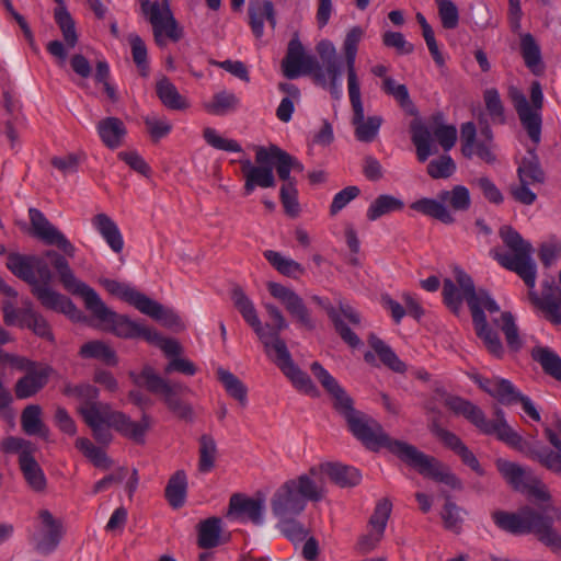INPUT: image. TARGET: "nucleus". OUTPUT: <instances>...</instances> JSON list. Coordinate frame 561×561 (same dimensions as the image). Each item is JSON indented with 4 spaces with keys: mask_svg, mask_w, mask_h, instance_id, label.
<instances>
[{
    "mask_svg": "<svg viewBox=\"0 0 561 561\" xmlns=\"http://www.w3.org/2000/svg\"><path fill=\"white\" fill-rule=\"evenodd\" d=\"M340 413L345 419L352 434L367 448L371 450L387 448L410 467L416 469L420 474L453 489L461 488L460 480L443 462L420 451L413 445L392 439L376 420L355 410L353 404Z\"/></svg>",
    "mask_w": 561,
    "mask_h": 561,
    "instance_id": "f257e3e1",
    "label": "nucleus"
},
{
    "mask_svg": "<svg viewBox=\"0 0 561 561\" xmlns=\"http://www.w3.org/2000/svg\"><path fill=\"white\" fill-rule=\"evenodd\" d=\"M500 236L511 253H495L496 261L506 270L516 273L528 287V298L543 318L554 325L561 324V299L552 291L549 282L543 283L541 295L535 290L537 265L533 260V245L511 226L500 229Z\"/></svg>",
    "mask_w": 561,
    "mask_h": 561,
    "instance_id": "f03ea898",
    "label": "nucleus"
},
{
    "mask_svg": "<svg viewBox=\"0 0 561 561\" xmlns=\"http://www.w3.org/2000/svg\"><path fill=\"white\" fill-rule=\"evenodd\" d=\"M316 50L320 60L313 55L307 54L298 35H294L282 60L283 75L290 80L302 75L310 76L317 85L328 90L333 99L340 100L342 98L340 78L343 61L334 45L328 39L320 41Z\"/></svg>",
    "mask_w": 561,
    "mask_h": 561,
    "instance_id": "7ed1b4c3",
    "label": "nucleus"
},
{
    "mask_svg": "<svg viewBox=\"0 0 561 561\" xmlns=\"http://www.w3.org/2000/svg\"><path fill=\"white\" fill-rule=\"evenodd\" d=\"M455 278L460 289L451 279L446 278L442 291L444 302L457 314L461 310L462 300L465 299L471 311L477 335L483 341L492 355L501 358L504 354L503 344L499 334L489 327L484 314V310L490 313L499 312L500 306L488 290L483 288L476 289L473 279L463 270L455 268Z\"/></svg>",
    "mask_w": 561,
    "mask_h": 561,
    "instance_id": "20e7f679",
    "label": "nucleus"
},
{
    "mask_svg": "<svg viewBox=\"0 0 561 561\" xmlns=\"http://www.w3.org/2000/svg\"><path fill=\"white\" fill-rule=\"evenodd\" d=\"M28 218L34 237L47 245L57 247L64 252L62 255L55 250H47L43 257L50 260V263L56 270L64 288L70 294L81 297L90 286L76 277L66 259V256H75L76 247L46 218L39 209L31 207L28 209Z\"/></svg>",
    "mask_w": 561,
    "mask_h": 561,
    "instance_id": "39448f33",
    "label": "nucleus"
},
{
    "mask_svg": "<svg viewBox=\"0 0 561 561\" xmlns=\"http://www.w3.org/2000/svg\"><path fill=\"white\" fill-rule=\"evenodd\" d=\"M83 421L91 428L94 439L104 445H108L113 440L110 427L137 444L144 443L146 432L150 427L148 414H142L141 420L135 422L127 414L112 410L110 405L101 410L99 408H90Z\"/></svg>",
    "mask_w": 561,
    "mask_h": 561,
    "instance_id": "423d86ee",
    "label": "nucleus"
},
{
    "mask_svg": "<svg viewBox=\"0 0 561 561\" xmlns=\"http://www.w3.org/2000/svg\"><path fill=\"white\" fill-rule=\"evenodd\" d=\"M494 524L513 535L534 534L539 541L553 551L561 549V536L553 528V519L530 506H523L517 513L496 511L492 514Z\"/></svg>",
    "mask_w": 561,
    "mask_h": 561,
    "instance_id": "0eeeda50",
    "label": "nucleus"
},
{
    "mask_svg": "<svg viewBox=\"0 0 561 561\" xmlns=\"http://www.w3.org/2000/svg\"><path fill=\"white\" fill-rule=\"evenodd\" d=\"M323 492L317 470L311 469L309 474L288 480L275 491L271 500L272 512L276 517L299 515L307 501H320Z\"/></svg>",
    "mask_w": 561,
    "mask_h": 561,
    "instance_id": "6e6552de",
    "label": "nucleus"
},
{
    "mask_svg": "<svg viewBox=\"0 0 561 561\" xmlns=\"http://www.w3.org/2000/svg\"><path fill=\"white\" fill-rule=\"evenodd\" d=\"M446 405L456 414L462 415L485 435H495L499 440L518 450L525 448V439L507 423L502 409L494 410L495 419L490 421L474 403L460 397H449Z\"/></svg>",
    "mask_w": 561,
    "mask_h": 561,
    "instance_id": "1a4fd4ad",
    "label": "nucleus"
},
{
    "mask_svg": "<svg viewBox=\"0 0 561 561\" xmlns=\"http://www.w3.org/2000/svg\"><path fill=\"white\" fill-rule=\"evenodd\" d=\"M7 268L31 286V293L44 308L65 313L71 318L79 313L78 308L68 297L38 283L35 273H33L32 255L10 253L7 259Z\"/></svg>",
    "mask_w": 561,
    "mask_h": 561,
    "instance_id": "9d476101",
    "label": "nucleus"
},
{
    "mask_svg": "<svg viewBox=\"0 0 561 561\" xmlns=\"http://www.w3.org/2000/svg\"><path fill=\"white\" fill-rule=\"evenodd\" d=\"M81 298L84 301L85 308L100 321L103 330L121 339L142 337L146 340L150 328L110 309L92 287H90Z\"/></svg>",
    "mask_w": 561,
    "mask_h": 561,
    "instance_id": "9b49d317",
    "label": "nucleus"
},
{
    "mask_svg": "<svg viewBox=\"0 0 561 561\" xmlns=\"http://www.w3.org/2000/svg\"><path fill=\"white\" fill-rule=\"evenodd\" d=\"M134 381L144 386L149 392L161 396L167 408L178 417L186 421L193 420V409L181 399V394L190 391L182 382H170L159 376L151 366H145Z\"/></svg>",
    "mask_w": 561,
    "mask_h": 561,
    "instance_id": "f8f14e48",
    "label": "nucleus"
},
{
    "mask_svg": "<svg viewBox=\"0 0 561 561\" xmlns=\"http://www.w3.org/2000/svg\"><path fill=\"white\" fill-rule=\"evenodd\" d=\"M510 96L518 115L522 126L526 129L534 144H539L541 139V108L543 106V94L540 82L534 81L530 87L529 105L526 96L516 88L510 90Z\"/></svg>",
    "mask_w": 561,
    "mask_h": 561,
    "instance_id": "ddd939ff",
    "label": "nucleus"
},
{
    "mask_svg": "<svg viewBox=\"0 0 561 561\" xmlns=\"http://www.w3.org/2000/svg\"><path fill=\"white\" fill-rule=\"evenodd\" d=\"M496 468L514 490L527 492L541 502H548L551 499L546 484L531 470L503 459L496 461Z\"/></svg>",
    "mask_w": 561,
    "mask_h": 561,
    "instance_id": "4468645a",
    "label": "nucleus"
},
{
    "mask_svg": "<svg viewBox=\"0 0 561 561\" xmlns=\"http://www.w3.org/2000/svg\"><path fill=\"white\" fill-rule=\"evenodd\" d=\"M312 300L322 307L331 320L335 332L350 347L356 348L362 345V340L351 330L345 320L354 327H359L362 322L360 314L348 304L339 301V309L333 307L329 300L319 296H313Z\"/></svg>",
    "mask_w": 561,
    "mask_h": 561,
    "instance_id": "2eb2a0df",
    "label": "nucleus"
},
{
    "mask_svg": "<svg viewBox=\"0 0 561 561\" xmlns=\"http://www.w3.org/2000/svg\"><path fill=\"white\" fill-rule=\"evenodd\" d=\"M140 4L142 13L149 18L153 28L154 41L159 46L164 45V41L161 38L162 33L173 42L181 39L183 31L167 2L160 5L158 2L150 3L149 0H140Z\"/></svg>",
    "mask_w": 561,
    "mask_h": 561,
    "instance_id": "dca6fc26",
    "label": "nucleus"
},
{
    "mask_svg": "<svg viewBox=\"0 0 561 561\" xmlns=\"http://www.w3.org/2000/svg\"><path fill=\"white\" fill-rule=\"evenodd\" d=\"M347 92L353 111L352 125L355 127L356 139L363 142L374 141L382 124V118L380 116L365 118L360 84L347 85Z\"/></svg>",
    "mask_w": 561,
    "mask_h": 561,
    "instance_id": "f3484780",
    "label": "nucleus"
},
{
    "mask_svg": "<svg viewBox=\"0 0 561 561\" xmlns=\"http://www.w3.org/2000/svg\"><path fill=\"white\" fill-rule=\"evenodd\" d=\"M270 357L299 391L310 396L318 394L311 378L294 363L285 342H277L276 353Z\"/></svg>",
    "mask_w": 561,
    "mask_h": 561,
    "instance_id": "a211bd4d",
    "label": "nucleus"
},
{
    "mask_svg": "<svg viewBox=\"0 0 561 561\" xmlns=\"http://www.w3.org/2000/svg\"><path fill=\"white\" fill-rule=\"evenodd\" d=\"M267 289L274 298L278 299L284 305L288 313L300 325L308 330H313L316 328V323L309 309L297 293L278 283H268Z\"/></svg>",
    "mask_w": 561,
    "mask_h": 561,
    "instance_id": "6ab92c4d",
    "label": "nucleus"
},
{
    "mask_svg": "<svg viewBox=\"0 0 561 561\" xmlns=\"http://www.w3.org/2000/svg\"><path fill=\"white\" fill-rule=\"evenodd\" d=\"M54 18L59 26L65 44L60 41H51L47 44V51L57 58L60 64L67 59V48H73L78 43L76 24L66 7H57L54 11Z\"/></svg>",
    "mask_w": 561,
    "mask_h": 561,
    "instance_id": "aec40b11",
    "label": "nucleus"
},
{
    "mask_svg": "<svg viewBox=\"0 0 561 561\" xmlns=\"http://www.w3.org/2000/svg\"><path fill=\"white\" fill-rule=\"evenodd\" d=\"M54 369L45 364H37L16 380L13 390L15 398L25 400L35 397L49 381Z\"/></svg>",
    "mask_w": 561,
    "mask_h": 561,
    "instance_id": "412c9836",
    "label": "nucleus"
},
{
    "mask_svg": "<svg viewBox=\"0 0 561 561\" xmlns=\"http://www.w3.org/2000/svg\"><path fill=\"white\" fill-rule=\"evenodd\" d=\"M39 517L42 528L33 539L36 550L43 554H48L53 552L60 542L62 525L59 520L55 519L53 514L47 510L41 511Z\"/></svg>",
    "mask_w": 561,
    "mask_h": 561,
    "instance_id": "4be33fe9",
    "label": "nucleus"
},
{
    "mask_svg": "<svg viewBox=\"0 0 561 561\" xmlns=\"http://www.w3.org/2000/svg\"><path fill=\"white\" fill-rule=\"evenodd\" d=\"M264 307L271 319V323L262 324V334L264 336L259 337V340L264 345L267 356H272V354L276 353L277 342H285L280 339L279 334L288 327V323L282 311L275 305L265 304Z\"/></svg>",
    "mask_w": 561,
    "mask_h": 561,
    "instance_id": "5701e85b",
    "label": "nucleus"
},
{
    "mask_svg": "<svg viewBox=\"0 0 561 561\" xmlns=\"http://www.w3.org/2000/svg\"><path fill=\"white\" fill-rule=\"evenodd\" d=\"M545 435L554 449L525 440V448L518 449V451H522L530 459L538 461L543 468L548 470L549 463H554L557 467L561 466L553 458V455L561 456V439L559 438L558 434L549 427L545 430Z\"/></svg>",
    "mask_w": 561,
    "mask_h": 561,
    "instance_id": "b1692460",
    "label": "nucleus"
},
{
    "mask_svg": "<svg viewBox=\"0 0 561 561\" xmlns=\"http://www.w3.org/2000/svg\"><path fill=\"white\" fill-rule=\"evenodd\" d=\"M240 163L245 180V195H250L256 186L262 188L275 186V176L271 164L253 165L249 159L241 160Z\"/></svg>",
    "mask_w": 561,
    "mask_h": 561,
    "instance_id": "393cba45",
    "label": "nucleus"
},
{
    "mask_svg": "<svg viewBox=\"0 0 561 561\" xmlns=\"http://www.w3.org/2000/svg\"><path fill=\"white\" fill-rule=\"evenodd\" d=\"M61 392L68 398H75L80 401L81 404L78 408V412L81 414L82 419L85 417L87 411L90 410V408L93 407L101 410L108 405L107 403L98 401L99 390L90 383L73 385L71 382H65Z\"/></svg>",
    "mask_w": 561,
    "mask_h": 561,
    "instance_id": "a878e982",
    "label": "nucleus"
},
{
    "mask_svg": "<svg viewBox=\"0 0 561 561\" xmlns=\"http://www.w3.org/2000/svg\"><path fill=\"white\" fill-rule=\"evenodd\" d=\"M141 313L152 318L153 320L160 322L162 325L180 331L184 330L185 325L183 324L181 318L176 312L172 309L164 307L160 302L149 298L145 295L141 304L138 306V309Z\"/></svg>",
    "mask_w": 561,
    "mask_h": 561,
    "instance_id": "bb28decb",
    "label": "nucleus"
},
{
    "mask_svg": "<svg viewBox=\"0 0 561 561\" xmlns=\"http://www.w3.org/2000/svg\"><path fill=\"white\" fill-rule=\"evenodd\" d=\"M264 501L261 499L245 497L241 494H233L229 501L228 516H247L253 524L263 523Z\"/></svg>",
    "mask_w": 561,
    "mask_h": 561,
    "instance_id": "cd10ccee",
    "label": "nucleus"
},
{
    "mask_svg": "<svg viewBox=\"0 0 561 561\" xmlns=\"http://www.w3.org/2000/svg\"><path fill=\"white\" fill-rule=\"evenodd\" d=\"M310 370L322 387L334 398V407L339 412L353 404V400L346 394L336 379L319 362H313Z\"/></svg>",
    "mask_w": 561,
    "mask_h": 561,
    "instance_id": "c85d7f7f",
    "label": "nucleus"
},
{
    "mask_svg": "<svg viewBox=\"0 0 561 561\" xmlns=\"http://www.w3.org/2000/svg\"><path fill=\"white\" fill-rule=\"evenodd\" d=\"M310 370L322 387L334 398V407L339 412L353 404V400L346 394L336 379L319 362H313Z\"/></svg>",
    "mask_w": 561,
    "mask_h": 561,
    "instance_id": "c756f323",
    "label": "nucleus"
},
{
    "mask_svg": "<svg viewBox=\"0 0 561 561\" xmlns=\"http://www.w3.org/2000/svg\"><path fill=\"white\" fill-rule=\"evenodd\" d=\"M255 161L257 164H273L276 162V172L278 178L284 182L283 184L291 183L297 185L295 178L290 176V168L283 157V149L276 145H271L268 148L257 147L255 151Z\"/></svg>",
    "mask_w": 561,
    "mask_h": 561,
    "instance_id": "7c9ffc66",
    "label": "nucleus"
},
{
    "mask_svg": "<svg viewBox=\"0 0 561 561\" xmlns=\"http://www.w3.org/2000/svg\"><path fill=\"white\" fill-rule=\"evenodd\" d=\"M156 93L160 102L169 110L185 111L191 106L188 100L179 92L176 87L165 76L157 81Z\"/></svg>",
    "mask_w": 561,
    "mask_h": 561,
    "instance_id": "2f4dec72",
    "label": "nucleus"
},
{
    "mask_svg": "<svg viewBox=\"0 0 561 561\" xmlns=\"http://www.w3.org/2000/svg\"><path fill=\"white\" fill-rule=\"evenodd\" d=\"M231 299L236 309L240 312L243 320L253 329L257 337H263L262 322L259 319L256 309L252 300L245 295L239 286L233 287Z\"/></svg>",
    "mask_w": 561,
    "mask_h": 561,
    "instance_id": "473e14b6",
    "label": "nucleus"
},
{
    "mask_svg": "<svg viewBox=\"0 0 561 561\" xmlns=\"http://www.w3.org/2000/svg\"><path fill=\"white\" fill-rule=\"evenodd\" d=\"M92 225L113 252L121 253L123 251V236L116 222L108 215L104 213L95 215L92 219Z\"/></svg>",
    "mask_w": 561,
    "mask_h": 561,
    "instance_id": "72a5a7b5",
    "label": "nucleus"
},
{
    "mask_svg": "<svg viewBox=\"0 0 561 561\" xmlns=\"http://www.w3.org/2000/svg\"><path fill=\"white\" fill-rule=\"evenodd\" d=\"M410 208L431 218L439 220L445 225H451L456 221L451 211L444 204L442 198L423 197L410 205Z\"/></svg>",
    "mask_w": 561,
    "mask_h": 561,
    "instance_id": "f704fd0d",
    "label": "nucleus"
},
{
    "mask_svg": "<svg viewBox=\"0 0 561 561\" xmlns=\"http://www.w3.org/2000/svg\"><path fill=\"white\" fill-rule=\"evenodd\" d=\"M363 35V28L360 26H354L348 31L344 39L343 49L347 69V85L359 84L355 62L357 55V46Z\"/></svg>",
    "mask_w": 561,
    "mask_h": 561,
    "instance_id": "c9c22d12",
    "label": "nucleus"
},
{
    "mask_svg": "<svg viewBox=\"0 0 561 561\" xmlns=\"http://www.w3.org/2000/svg\"><path fill=\"white\" fill-rule=\"evenodd\" d=\"M250 25L256 38L263 35L264 18L274 27L276 25L274 5L270 0L250 2L249 4Z\"/></svg>",
    "mask_w": 561,
    "mask_h": 561,
    "instance_id": "e433bc0d",
    "label": "nucleus"
},
{
    "mask_svg": "<svg viewBox=\"0 0 561 561\" xmlns=\"http://www.w3.org/2000/svg\"><path fill=\"white\" fill-rule=\"evenodd\" d=\"M43 410L38 404L26 405L21 413V426L25 434L48 439L50 431L42 421Z\"/></svg>",
    "mask_w": 561,
    "mask_h": 561,
    "instance_id": "4c0bfd02",
    "label": "nucleus"
},
{
    "mask_svg": "<svg viewBox=\"0 0 561 561\" xmlns=\"http://www.w3.org/2000/svg\"><path fill=\"white\" fill-rule=\"evenodd\" d=\"M98 133L103 144L110 149L118 148L126 135L124 123L117 117H106L99 122Z\"/></svg>",
    "mask_w": 561,
    "mask_h": 561,
    "instance_id": "58836bf2",
    "label": "nucleus"
},
{
    "mask_svg": "<svg viewBox=\"0 0 561 561\" xmlns=\"http://www.w3.org/2000/svg\"><path fill=\"white\" fill-rule=\"evenodd\" d=\"M320 470L342 488L355 486L362 479V476L356 468L337 462L323 463L320 466Z\"/></svg>",
    "mask_w": 561,
    "mask_h": 561,
    "instance_id": "ea45409f",
    "label": "nucleus"
},
{
    "mask_svg": "<svg viewBox=\"0 0 561 561\" xmlns=\"http://www.w3.org/2000/svg\"><path fill=\"white\" fill-rule=\"evenodd\" d=\"M19 466L27 485L34 492H44L47 486V479L34 456L24 455L19 459Z\"/></svg>",
    "mask_w": 561,
    "mask_h": 561,
    "instance_id": "a19ab883",
    "label": "nucleus"
},
{
    "mask_svg": "<svg viewBox=\"0 0 561 561\" xmlns=\"http://www.w3.org/2000/svg\"><path fill=\"white\" fill-rule=\"evenodd\" d=\"M517 174L520 183L535 185L545 182V172L540 167L535 149H529L528 157L523 158Z\"/></svg>",
    "mask_w": 561,
    "mask_h": 561,
    "instance_id": "79ce46f5",
    "label": "nucleus"
},
{
    "mask_svg": "<svg viewBox=\"0 0 561 561\" xmlns=\"http://www.w3.org/2000/svg\"><path fill=\"white\" fill-rule=\"evenodd\" d=\"M221 519L219 517H209L199 522L197 526V543L203 549L215 548L220 543Z\"/></svg>",
    "mask_w": 561,
    "mask_h": 561,
    "instance_id": "37998d69",
    "label": "nucleus"
},
{
    "mask_svg": "<svg viewBox=\"0 0 561 561\" xmlns=\"http://www.w3.org/2000/svg\"><path fill=\"white\" fill-rule=\"evenodd\" d=\"M531 357L547 375L561 381V357L556 352L547 346H536L531 351Z\"/></svg>",
    "mask_w": 561,
    "mask_h": 561,
    "instance_id": "c03bdc74",
    "label": "nucleus"
},
{
    "mask_svg": "<svg viewBox=\"0 0 561 561\" xmlns=\"http://www.w3.org/2000/svg\"><path fill=\"white\" fill-rule=\"evenodd\" d=\"M187 492V478L184 470H178L168 481L165 497L173 508L184 505Z\"/></svg>",
    "mask_w": 561,
    "mask_h": 561,
    "instance_id": "a18cd8bd",
    "label": "nucleus"
},
{
    "mask_svg": "<svg viewBox=\"0 0 561 561\" xmlns=\"http://www.w3.org/2000/svg\"><path fill=\"white\" fill-rule=\"evenodd\" d=\"M404 208V203L400 198L389 195H379L368 207L366 216L370 221H375L388 214L400 211Z\"/></svg>",
    "mask_w": 561,
    "mask_h": 561,
    "instance_id": "49530a36",
    "label": "nucleus"
},
{
    "mask_svg": "<svg viewBox=\"0 0 561 561\" xmlns=\"http://www.w3.org/2000/svg\"><path fill=\"white\" fill-rule=\"evenodd\" d=\"M370 347L376 352L383 365L389 369L403 374L407 370L405 364L397 356L392 348L375 334L368 337Z\"/></svg>",
    "mask_w": 561,
    "mask_h": 561,
    "instance_id": "de8ad7c7",
    "label": "nucleus"
},
{
    "mask_svg": "<svg viewBox=\"0 0 561 561\" xmlns=\"http://www.w3.org/2000/svg\"><path fill=\"white\" fill-rule=\"evenodd\" d=\"M217 377L227 393L236 399L242 407H245L248 403L247 386L236 375L222 367L217 369Z\"/></svg>",
    "mask_w": 561,
    "mask_h": 561,
    "instance_id": "09e8293b",
    "label": "nucleus"
},
{
    "mask_svg": "<svg viewBox=\"0 0 561 561\" xmlns=\"http://www.w3.org/2000/svg\"><path fill=\"white\" fill-rule=\"evenodd\" d=\"M100 284L111 295L119 297L124 301L134 306L136 309H138V306L141 304V301L145 297V294L138 291L136 288L129 286L128 284L119 283L114 279L102 278V279H100Z\"/></svg>",
    "mask_w": 561,
    "mask_h": 561,
    "instance_id": "8fccbe9b",
    "label": "nucleus"
},
{
    "mask_svg": "<svg viewBox=\"0 0 561 561\" xmlns=\"http://www.w3.org/2000/svg\"><path fill=\"white\" fill-rule=\"evenodd\" d=\"M264 257L267 262L280 274L291 277L298 278L300 275L305 273V268L302 265L293 259L284 256L282 253L266 250L264 253Z\"/></svg>",
    "mask_w": 561,
    "mask_h": 561,
    "instance_id": "3c124183",
    "label": "nucleus"
},
{
    "mask_svg": "<svg viewBox=\"0 0 561 561\" xmlns=\"http://www.w3.org/2000/svg\"><path fill=\"white\" fill-rule=\"evenodd\" d=\"M82 358L100 359L106 365L115 366L117 364L116 353L103 341L94 340L84 343L79 351Z\"/></svg>",
    "mask_w": 561,
    "mask_h": 561,
    "instance_id": "603ef678",
    "label": "nucleus"
},
{
    "mask_svg": "<svg viewBox=\"0 0 561 561\" xmlns=\"http://www.w3.org/2000/svg\"><path fill=\"white\" fill-rule=\"evenodd\" d=\"M438 197L454 211H467L471 206L470 192L463 185H455L451 190L440 191Z\"/></svg>",
    "mask_w": 561,
    "mask_h": 561,
    "instance_id": "864d4df0",
    "label": "nucleus"
},
{
    "mask_svg": "<svg viewBox=\"0 0 561 561\" xmlns=\"http://www.w3.org/2000/svg\"><path fill=\"white\" fill-rule=\"evenodd\" d=\"M240 104L239 98L227 91L215 93L211 101L205 104V110L213 115L224 116L228 113L234 112Z\"/></svg>",
    "mask_w": 561,
    "mask_h": 561,
    "instance_id": "5fc2aeb1",
    "label": "nucleus"
},
{
    "mask_svg": "<svg viewBox=\"0 0 561 561\" xmlns=\"http://www.w3.org/2000/svg\"><path fill=\"white\" fill-rule=\"evenodd\" d=\"M493 322L504 333L508 348L512 352H518L523 347V341L513 314L508 311L502 312L500 319H494Z\"/></svg>",
    "mask_w": 561,
    "mask_h": 561,
    "instance_id": "6e6d98bb",
    "label": "nucleus"
},
{
    "mask_svg": "<svg viewBox=\"0 0 561 561\" xmlns=\"http://www.w3.org/2000/svg\"><path fill=\"white\" fill-rule=\"evenodd\" d=\"M199 459H198V470L203 473L210 472L216 462L218 449L217 444L214 437L209 434H203L199 437Z\"/></svg>",
    "mask_w": 561,
    "mask_h": 561,
    "instance_id": "4d7b16f0",
    "label": "nucleus"
},
{
    "mask_svg": "<svg viewBox=\"0 0 561 561\" xmlns=\"http://www.w3.org/2000/svg\"><path fill=\"white\" fill-rule=\"evenodd\" d=\"M76 447L98 468L108 469L112 466V460L107 457L106 453L93 443L85 438L79 437L76 440Z\"/></svg>",
    "mask_w": 561,
    "mask_h": 561,
    "instance_id": "13d9d810",
    "label": "nucleus"
},
{
    "mask_svg": "<svg viewBox=\"0 0 561 561\" xmlns=\"http://www.w3.org/2000/svg\"><path fill=\"white\" fill-rule=\"evenodd\" d=\"M26 307L23 309V323L31 329L36 335L53 340V333L46 319L34 311L31 302L25 304Z\"/></svg>",
    "mask_w": 561,
    "mask_h": 561,
    "instance_id": "bf43d9fd",
    "label": "nucleus"
},
{
    "mask_svg": "<svg viewBox=\"0 0 561 561\" xmlns=\"http://www.w3.org/2000/svg\"><path fill=\"white\" fill-rule=\"evenodd\" d=\"M520 53L525 65L533 71L537 72V67L541 65L540 47L536 43L534 36L529 33L523 34L520 37Z\"/></svg>",
    "mask_w": 561,
    "mask_h": 561,
    "instance_id": "052dcab7",
    "label": "nucleus"
},
{
    "mask_svg": "<svg viewBox=\"0 0 561 561\" xmlns=\"http://www.w3.org/2000/svg\"><path fill=\"white\" fill-rule=\"evenodd\" d=\"M381 90L392 96L403 110L412 112L414 105L404 84H399L393 78L386 77L382 80Z\"/></svg>",
    "mask_w": 561,
    "mask_h": 561,
    "instance_id": "680f3d73",
    "label": "nucleus"
},
{
    "mask_svg": "<svg viewBox=\"0 0 561 561\" xmlns=\"http://www.w3.org/2000/svg\"><path fill=\"white\" fill-rule=\"evenodd\" d=\"M411 139L416 148L417 159L420 162H424L432 153L431 133L424 125L421 124H413L411 127Z\"/></svg>",
    "mask_w": 561,
    "mask_h": 561,
    "instance_id": "e2e57ef3",
    "label": "nucleus"
},
{
    "mask_svg": "<svg viewBox=\"0 0 561 561\" xmlns=\"http://www.w3.org/2000/svg\"><path fill=\"white\" fill-rule=\"evenodd\" d=\"M128 42L131 47L133 60L136 64L140 76L147 77L149 73L148 54L145 42L135 33L128 35Z\"/></svg>",
    "mask_w": 561,
    "mask_h": 561,
    "instance_id": "0e129e2a",
    "label": "nucleus"
},
{
    "mask_svg": "<svg viewBox=\"0 0 561 561\" xmlns=\"http://www.w3.org/2000/svg\"><path fill=\"white\" fill-rule=\"evenodd\" d=\"M203 138L210 147L227 151V152H241L242 147L237 140L227 139L221 137L215 128L205 127L203 130Z\"/></svg>",
    "mask_w": 561,
    "mask_h": 561,
    "instance_id": "69168bd1",
    "label": "nucleus"
},
{
    "mask_svg": "<svg viewBox=\"0 0 561 561\" xmlns=\"http://www.w3.org/2000/svg\"><path fill=\"white\" fill-rule=\"evenodd\" d=\"M146 341L161 348L170 359L179 356L183 352L181 344L176 340L165 339L161 336L157 330L151 328L147 333Z\"/></svg>",
    "mask_w": 561,
    "mask_h": 561,
    "instance_id": "338daca9",
    "label": "nucleus"
},
{
    "mask_svg": "<svg viewBox=\"0 0 561 561\" xmlns=\"http://www.w3.org/2000/svg\"><path fill=\"white\" fill-rule=\"evenodd\" d=\"M446 502L442 511V519L446 529L459 533L461 529L462 518L460 516L461 508L450 500V495H445Z\"/></svg>",
    "mask_w": 561,
    "mask_h": 561,
    "instance_id": "774afa93",
    "label": "nucleus"
}]
</instances>
